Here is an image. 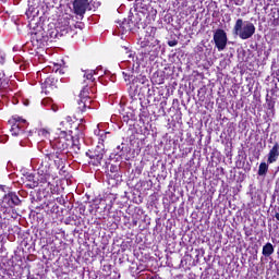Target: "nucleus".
<instances>
[{"label":"nucleus","instance_id":"obj_4","mask_svg":"<svg viewBox=\"0 0 279 279\" xmlns=\"http://www.w3.org/2000/svg\"><path fill=\"white\" fill-rule=\"evenodd\" d=\"M214 43L218 51H223L228 45V35L223 29H217L214 34Z\"/></svg>","mask_w":279,"mask_h":279},{"label":"nucleus","instance_id":"obj_12","mask_svg":"<svg viewBox=\"0 0 279 279\" xmlns=\"http://www.w3.org/2000/svg\"><path fill=\"white\" fill-rule=\"evenodd\" d=\"M53 77H48L43 84V88H45L46 93H49L51 88H53Z\"/></svg>","mask_w":279,"mask_h":279},{"label":"nucleus","instance_id":"obj_10","mask_svg":"<svg viewBox=\"0 0 279 279\" xmlns=\"http://www.w3.org/2000/svg\"><path fill=\"white\" fill-rule=\"evenodd\" d=\"M19 123H15L11 126V134L12 136H23L24 132L21 130V123H26V120H23L21 118L17 119Z\"/></svg>","mask_w":279,"mask_h":279},{"label":"nucleus","instance_id":"obj_2","mask_svg":"<svg viewBox=\"0 0 279 279\" xmlns=\"http://www.w3.org/2000/svg\"><path fill=\"white\" fill-rule=\"evenodd\" d=\"M135 12L140 21H143V19H154L158 14V11L150 7L149 0H136Z\"/></svg>","mask_w":279,"mask_h":279},{"label":"nucleus","instance_id":"obj_16","mask_svg":"<svg viewBox=\"0 0 279 279\" xmlns=\"http://www.w3.org/2000/svg\"><path fill=\"white\" fill-rule=\"evenodd\" d=\"M31 38H32V40H36V43H38V40H40V38H43V36H40L38 33H32Z\"/></svg>","mask_w":279,"mask_h":279},{"label":"nucleus","instance_id":"obj_21","mask_svg":"<svg viewBox=\"0 0 279 279\" xmlns=\"http://www.w3.org/2000/svg\"><path fill=\"white\" fill-rule=\"evenodd\" d=\"M65 125H66V123L62 124V122H60V126L59 128H64Z\"/></svg>","mask_w":279,"mask_h":279},{"label":"nucleus","instance_id":"obj_3","mask_svg":"<svg viewBox=\"0 0 279 279\" xmlns=\"http://www.w3.org/2000/svg\"><path fill=\"white\" fill-rule=\"evenodd\" d=\"M72 123H73V118L71 117H66L61 121V125H64V126L59 128V132H61V135L59 138V149H66L69 147V143H66V141H69V138H66V130H70Z\"/></svg>","mask_w":279,"mask_h":279},{"label":"nucleus","instance_id":"obj_18","mask_svg":"<svg viewBox=\"0 0 279 279\" xmlns=\"http://www.w3.org/2000/svg\"><path fill=\"white\" fill-rule=\"evenodd\" d=\"M52 112H58V105L50 104Z\"/></svg>","mask_w":279,"mask_h":279},{"label":"nucleus","instance_id":"obj_23","mask_svg":"<svg viewBox=\"0 0 279 279\" xmlns=\"http://www.w3.org/2000/svg\"><path fill=\"white\" fill-rule=\"evenodd\" d=\"M275 218L277 219V221H279V214L278 213L275 215Z\"/></svg>","mask_w":279,"mask_h":279},{"label":"nucleus","instance_id":"obj_13","mask_svg":"<svg viewBox=\"0 0 279 279\" xmlns=\"http://www.w3.org/2000/svg\"><path fill=\"white\" fill-rule=\"evenodd\" d=\"M269 170V166L266 162H262L258 168V175H265Z\"/></svg>","mask_w":279,"mask_h":279},{"label":"nucleus","instance_id":"obj_20","mask_svg":"<svg viewBox=\"0 0 279 279\" xmlns=\"http://www.w3.org/2000/svg\"><path fill=\"white\" fill-rule=\"evenodd\" d=\"M59 66H64V60H61V61L59 62Z\"/></svg>","mask_w":279,"mask_h":279},{"label":"nucleus","instance_id":"obj_25","mask_svg":"<svg viewBox=\"0 0 279 279\" xmlns=\"http://www.w3.org/2000/svg\"><path fill=\"white\" fill-rule=\"evenodd\" d=\"M25 104V106H28L29 104L28 102H24Z\"/></svg>","mask_w":279,"mask_h":279},{"label":"nucleus","instance_id":"obj_9","mask_svg":"<svg viewBox=\"0 0 279 279\" xmlns=\"http://www.w3.org/2000/svg\"><path fill=\"white\" fill-rule=\"evenodd\" d=\"M278 158H279V144L275 143V145L268 153V159H267L268 165H274V162H276Z\"/></svg>","mask_w":279,"mask_h":279},{"label":"nucleus","instance_id":"obj_22","mask_svg":"<svg viewBox=\"0 0 279 279\" xmlns=\"http://www.w3.org/2000/svg\"><path fill=\"white\" fill-rule=\"evenodd\" d=\"M275 218L277 219V221H279V214L278 213L275 215Z\"/></svg>","mask_w":279,"mask_h":279},{"label":"nucleus","instance_id":"obj_17","mask_svg":"<svg viewBox=\"0 0 279 279\" xmlns=\"http://www.w3.org/2000/svg\"><path fill=\"white\" fill-rule=\"evenodd\" d=\"M125 53H126V59L128 60H133L134 59V54L132 53V51L128 50V48H125Z\"/></svg>","mask_w":279,"mask_h":279},{"label":"nucleus","instance_id":"obj_5","mask_svg":"<svg viewBox=\"0 0 279 279\" xmlns=\"http://www.w3.org/2000/svg\"><path fill=\"white\" fill-rule=\"evenodd\" d=\"M21 204V199L14 193H9L4 195L2 199L3 208H14V206H19Z\"/></svg>","mask_w":279,"mask_h":279},{"label":"nucleus","instance_id":"obj_6","mask_svg":"<svg viewBox=\"0 0 279 279\" xmlns=\"http://www.w3.org/2000/svg\"><path fill=\"white\" fill-rule=\"evenodd\" d=\"M88 0H75L73 3L74 12L78 16H84L86 14V10H88Z\"/></svg>","mask_w":279,"mask_h":279},{"label":"nucleus","instance_id":"obj_1","mask_svg":"<svg viewBox=\"0 0 279 279\" xmlns=\"http://www.w3.org/2000/svg\"><path fill=\"white\" fill-rule=\"evenodd\" d=\"M233 33L235 36H239L241 40H247L256 34V26H254V23L250 21H243V19H238L235 21Z\"/></svg>","mask_w":279,"mask_h":279},{"label":"nucleus","instance_id":"obj_19","mask_svg":"<svg viewBox=\"0 0 279 279\" xmlns=\"http://www.w3.org/2000/svg\"><path fill=\"white\" fill-rule=\"evenodd\" d=\"M169 47H175V45H178V41L175 40H171L168 43Z\"/></svg>","mask_w":279,"mask_h":279},{"label":"nucleus","instance_id":"obj_24","mask_svg":"<svg viewBox=\"0 0 279 279\" xmlns=\"http://www.w3.org/2000/svg\"><path fill=\"white\" fill-rule=\"evenodd\" d=\"M43 104H44V106H45V104H47V100H43Z\"/></svg>","mask_w":279,"mask_h":279},{"label":"nucleus","instance_id":"obj_11","mask_svg":"<svg viewBox=\"0 0 279 279\" xmlns=\"http://www.w3.org/2000/svg\"><path fill=\"white\" fill-rule=\"evenodd\" d=\"M263 256H271L274 254V245L271 243H266L263 246Z\"/></svg>","mask_w":279,"mask_h":279},{"label":"nucleus","instance_id":"obj_15","mask_svg":"<svg viewBox=\"0 0 279 279\" xmlns=\"http://www.w3.org/2000/svg\"><path fill=\"white\" fill-rule=\"evenodd\" d=\"M93 75H95V71L93 70H86L84 77H86V80H88L89 82H93Z\"/></svg>","mask_w":279,"mask_h":279},{"label":"nucleus","instance_id":"obj_7","mask_svg":"<svg viewBox=\"0 0 279 279\" xmlns=\"http://www.w3.org/2000/svg\"><path fill=\"white\" fill-rule=\"evenodd\" d=\"M86 97H88V88L85 87L81 92V100L78 101V110H81V112H86V108L90 109V99Z\"/></svg>","mask_w":279,"mask_h":279},{"label":"nucleus","instance_id":"obj_8","mask_svg":"<svg viewBox=\"0 0 279 279\" xmlns=\"http://www.w3.org/2000/svg\"><path fill=\"white\" fill-rule=\"evenodd\" d=\"M86 156L90 158V163L97 167L104 160V149L86 153Z\"/></svg>","mask_w":279,"mask_h":279},{"label":"nucleus","instance_id":"obj_14","mask_svg":"<svg viewBox=\"0 0 279 279\" xmlns=\"http://www.w3.org/2000/svg\"><path fill=\"white\" fill-rule=\"evenodd\" d=\"M71 28L69 27V25H65V26H60L59 27V38H62V36H66V34H69V31Z\"/></svg>","mask_w":279,"mask_h":279}]
</instances>
